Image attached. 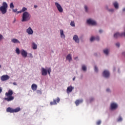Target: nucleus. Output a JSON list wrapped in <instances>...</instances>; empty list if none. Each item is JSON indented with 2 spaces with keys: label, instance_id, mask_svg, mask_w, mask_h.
Returning <instances> with one entry per match:
<instances>
[{
  "label": "nucleus",
  "instance_id": "nucleus-1",
  "mask_svg": "<svg viewBox=\"0 0 125 125\" xmlns=\"http://www.w3.org/2000/svg\"><path fill=\"white\" fill-rule=\"evenodd\" d=\"M12 94H13V91L11 89H9L8 92L5 93L6 98H4V100L7 101V102H10V101L14 100V97L12 96Z\"/></svg>",
  "mask_w": 125,
  "mask_h": 125
},
{
  "label": "nucleus",
  "instance_id": "nucleus-2",
  "mask_svg": "<svg viewBox=\"0 0 125 125\" xmlns=\"http://www.w3.org/2000/svg\"><path fill=\"white\" fill-rule=\"evenodd\" d=\"M31 19V15L28 12H24L22 14L21 22H27Z\"/></svg>",
  "mask_w": 125,
  "mask_h": 125
},
{
  "label": "nucleus",
  "instance_id": "nucleus-3",
  "mask_svg": "<svg viewBox=\"0 0 125 125\" xmlns=\"http://www.w3.org/2000/svg\"><path fill=\"white\" fill-rule=\"evenodd\" d=\"M7 7H8L7 3L6 2H3L2 6L0 7V11L2 14H5L7 12Z\"/></svg>",
  "mask_w": 125,
  "mask_h": 125
},
{
  "label": "nucleus",
  "instance_id": "nucleus-4",
  "mask_svg": "<svg viewBox=\"0 0 125 125\" xmlns=\"http://www.w3.org/2000/svg\"><path fill=\"white\" fill-rule=\"evenodd\" d=\"M41 73L42 76H46L47 73L48 75H50V73H51V68H49L47 70L46 69L42 67L41 68Z\"/></svg>",
  "mask_w": 125,
  "mask_h": 125
},
{
  "label": "nucleus",
  "instance_id": "nucleus-5",
  "mask_svg": "<svg viewBox=\"0 0 125 125\" xmlns=\"http://www.w3.org/2000/svg\"><path fill=\"white\" fill-rule=\"evenodd\" d=\"M86 23L91 26H96L97 25V22L91 18H89L86 20Z\"/></svg>",
  "mask_w": 125,
  "mask_h": 125
},
{
  "label": "nucleus",
  "instance_id": "nucleus-6",
  "mask_svg": "<svg viewBox=\"0 0 125 125\" xmlns=\"http://www.w3.org/2000/svg\"><path fill=\"white\" fill-rule=\"evenodd\" d=\"M55 4L59 12H63V8H62L60 4L55 2Z\"/></svg>",
  "mask_w": 125,
  "mask_h": 125
},
{
  "label": "nucleus",
  "instance_id": "nucleus-7",
  "mask_svg": "<svg viewBox=\"0 0 125 125\" xmlns=\"http://www.w3.org/2000/svg\"><path fill=\"white\" fill-rule=\"evenodd\" d=\"M118 108V104L116 103H111L110 104V109L116 110Z\"/></svg>",
  "mask_w": 125,
  "mask_h": 125
},
{
  "label": "nucleus",
  "instance_id": "nucleus-8",
  "mask_svg": "<svg viewBox=\"0 0 125 125\" xmlns=\"http://www.w3.org/2000/svg\"><path fill=\"white\" fill-rule=\"evenodd\" d=\"M59 102H60V99L58 97L56 99H54L53 102H51L50 104V105H57Z\"/></svg>",
  "mask_w": 125,
  "mask_h": 125
},
{
  "label": "nucleus",
  "instance_id": "nucleus-9",
  "mask_svg": "<svg viewBox=\"0 0 125 125\" xmlns=\"http://www.w3.org/2000/svg\"><path fill=\"white\" fill-rule=\"evenodd\" d=\"M103 76L104 78H108L110 76V72L108 70H104L103 73Z\"/></svg>",
  "mask_w": 125,
  "mask_h": 125
},
{
  "label": "nucleus",
  "instance_id": "nucleus-10",
  "mask_svg": "<svg viewBox=\"0 0 125 125\" xmlns=\"http://www.w3.org/2000/svg\"><path fill=\"white\" fill-rule=\"evenodd\" d=\"M10 78L9 76L7 75H3L0 77V80L2 82H5V81L9 80Z\"/></svg>",
  "mask_w": 125,
  "mask_h": 125
},
{
  "label": "nucleus",
  "instance_id": "nucleus-11",
  "mask_svg": "<svg viewBox=\"0 0 125 125\" xmlns=\"http://www.w3.org/2000/svg\"><path fill=\"white\" fill-rule=\"evenodd\" d=\"M103 52L105 55L108 56L109 55V53H110V48H105L103 50Z\"/></svg>",
  "mask_w": 125,
  "mask_h": 125
},
{
  "label": "nucleus",
  "instance_id": "nucleus-12",
  "mask_svg": "<svg viewBox=\"0 0 125 125\" xmlns=\"http://www.w3.org/2000/svg\"><path fill=\"white\" fill-rule=\"evenodd\" d=\"M21 54L23 57H24V58H26V57H27V55H28V53L24 50H21Z\"/></svg>",
  "mask_w": 125,
  "mask_h": 125
},
{
  "label": "nucleus",
  "instance_id": "nucleus-13",
  "mask_svg": "<svg viewBox=\"0 0 125 125\" xmlns=\"http://www.w3.org/2000/svg\"><path fill=\"white\" fill-rule=\"evenodd\" d=\"M26 32L28 35H33L34 31H33V29H32V28L31 27H29L27 30Z\"/></svg>",
  "mask_w": 125,
  "mask_h": 125
},
{
  "label": "nucleus",
  "instance_id": "nucleus-14",
  "mask_svg": "<svg viewBox=\"0 0 125 125\" xmlns=\"http://www.w3.org/2000/svg\"><path fill=\"white\" fill-rule=\"evenodd\" d=\"M66 60H68L69 63L71 62V61L72 60V55L71 54L67 55L66 57Z\"/></svg>",
  "mask_w": 125,
  "mask_h": 125
},
{
  "label": "nucleus",
  "instance_id": "nucleus-15",
  "mask_svg": "<svg viewBox=\"0 0 125 125\" xmlns=\"http://www.w3.org/2000/svg\"><path fill=\"white\" fill-rule=\"evenodd\" d=\"M73 89L74 88L72 86H69L67 87L66 89L67 93H70V92H72L73 91Z\"/></svg>",
  "mask_w": 125,
  "mask_h": 125
},
{
  "label": "nucleus",
  "instance_id": "nucleus-16",
  "mask_svg": "<svg viewBox=\"0 0 125 125\" xmlns=\"http://www.w3.org/2000/svg\"><path fill=\"white\" fill-rule=\"evenodd\" d=\"M31 88L32 90H33L34 91H36V90H37V88H38V85H37V84H36L33 83L31 85Z\"/></svg>",
  "mask_w": 125,
  "mask_h": 125
},
{
  "label": "nucleus",
  "instance_id": "nucleus-17",
  "mask_svg": "<svg viewBox=\"0 0 125 125\" xmlns=\"http://www.w3.org/2000/svg\"><path fill=\"white\" fill-rule=\"evenodd\" d=\"M6 112L8 113H14V109L9 107L6 109Z\"/></svg>",
  "mask_w": 125,
  "mask_h": 125
},
{
  "label": "nucleus",
  "instance_id": "nucleus-18",
  "mask_svg": "<svg viewBox=\"0 0 125 125\" xmlns=\"http://www.w3.org/2000/svg\"><path fill=\"white\" fill-rule=\"evenodd\" d=\"M61 38L65 39V35H64V31L62 29H60Z\"/></svg>",
  "mask_w": 125,
  "mask_h": 125
},
{
  "label": "nucleus",
  "instance_id": "nucleus-19",
  "mask_svg": "<svg viewBox=\"0 0 125 125\" xmlns=\"http://www.w3.org/2000/svg\"><path fill=\"white\" fill-rule=\"evenodd\" d=\"M12 42L13 43H20V42L17 39H13L11 40Z\"/></svg>",
  "mask_w": 125,
  "mask_h": 125
},
{
  "label": "nucleus",
  "instance_id": "nucleus-20",
  "mask_svg": "<svg viewBox=\"0 0 125 125\" xmlns=\"http://www.w3.org/2000/svg\"><path fill=\"white\" fill-rule=\"evenodd\" d=\"M73 40L75 41V42H79V37L77 35H74L73 37Z\"/></svg>",
  "mask_w": 125,
  "mask_h": 125
},
{
  "label": "nucleus",
  "instance_id": "nucleus-21",
  "mask_svg": "<svg viewBox=\"0 0 125 125\" xmlns=\"http://www.w3.org/2000/svg\"><path fill=\"white\" fill-rule=\"evenodd\" d=\"M82 70L83 71V72H86V70H87V68H86V66H85V65L84 64H83L82 65Z\"/></svg>",
  "mask_w": 125,
  "mask_h": 125
},
{
  "label": "nucleus",
  "instance_id": "nucleus-22",
  "mask_svg": "<svg viewBox=\"0 0 125 125\" xmlns=\"http://www.w3.org/2000/svg\"><path fill=\"white\" fill-rule=\"evenodd\" d=\"M32 48L33 49H37L38 48V45L35 42L32 43Z\"/></svg>",
  "mask_w": 125,
  "mask_h": 125
},
{
  "label": "nucleus",
  "instance_id": "nucleus-23",
  "mask_svg": "<svg viewBox=\"0 0 125 125\" xmlns=\"http://www.w3.org/2000/svg\"><path fill=\"white\" fill-rule=\"evenodd\" d=\"M113 5L116 9H118L119 8V3H118L117 2H114Z\"/></svg>",
  "mask_w": 125,
  "mask_h": 125
},
{
  "label": "nucleus",
  "instance_id": "nucleus-24",
  "mask_svg": "<svg viewBox=\"0 0 125 125\" xmlns=\"http://www.w3.org/2000/svg\"><path fill=\"white\" fill-rule=\"evenodd\" d=\"M21 110L20 107H17L15 109H14V113H17V112H19Z\"/></svg>",
  "mask_w": 125,
  "mask_h": 125
},
{
  "label": "nucleus",
  "instance_id": "nucleus-25",
  "mask_svg": "<svg viewBox=\"0 0 125 125\" xmlns=\"http://www.w3.org/2000/svg\"><path fill=\"white\" fill-rule=\"evenodd\" d=\"M107 11L108 12H110V13H114L115 12V9H107Z\"/></svg>",
  "mask_w": 125,
  "mask_h": 125
},
{
  "label": "nucleus",
  "instance_id": "nucleus-26",
  "mask_svg": "<svg viewBox=\"0 0 125 125\" xmlns=\"http://www.w3.org/2000/svg\"><path fill=\"white\" fill-rule=\"evenodd\" d=\"M94 41H95V37H94V36L91 37L90 39V42H94Z\"/></svg>",
  "mask_w": 125,
  "mask_h": 125
},
{
  "label": "nucleus",
  "instance_id": "nucleus-27",
  "mask_svg": "<svg viewBox=\"0 0 125 125\" xmlns=\"http://www.w3.org/2000/svg\"><path fill=\"white\" fill-rule=\"evenodd\" d=\"M16 53L19 55L20 54V50H19V48H17L16 49Z\"/></svg>",
  "mask_w": 125,
  "mask_h": 125
},
{
  "label": "nucleus",
  "instance_id": "nucleus-28",
  "mask_svg": "<svg viewBox=\"0 0 125 125\" xmlns=\"http://www.w3.org/2000/svg\"><path fill=\"white\" fill-rule=\"evenodd\" d=\"M84 8L86 12H88V7H87V6L85 5L84 6Z\"/></svg>",
  "mask_w": 125,
  "mask_h": 125
},
{
  "label": "nucleus",
  "instance_id": "nucleus-29",
  "mask_svg": "<svg viewBox=\"0 0 125 125\" xmlns=\"http://www.w3.org/2000/svg\"><path fill=\"white\" fill-rule=\"evenodd\" d=\"M10 8H11L12 9H13V8H14V5L13 4V2H11L10 4Z\"/></svg>",
  "mask_w": 125,
  "mask_h": 125
},
{
  "label": "nucleus",
  "instance_id": "nucleus-30",
  "mask_svg": "<svg viewBox=\"0 0 125 125\" xmlns=\"http://www.w3.org/2000/svg\"><path fill=\"white\" fill-rule=\"evenodd\" d=\"M94 71L96 73H98V67L97 66H94Z\"/></svg>",
  "mask_w": 125,
  "mask_h": 125
},
{
  "label": "nucleus",
  "instance_id": "nucleus-31",
  "mask_svg": "<svg viewBox=\"0 0 125 125\" xmlns=\"http://www.w3.org/2000/svg\"><path fill=\"white\" fill-rule=\"evenodd\" d=\"M100 40V38L99 37V36H96V37H95V40L97 41V42H99Z\"/></svg>",
  "mask_w": 125,
  "mask_h": 125
},
{
  "label": "nucleus",
  "instance_id": "nucleus-32",
  "mask_svg": "<svg viewBox=\"0 0 125 125\" xmlns=\"http://www.w3.org/2000/svg\"><path fill=\"white\" fill-rule=\"evenodd\" d=\"M70 25L72 26V27H75V22L74 21H72L70 23Z\"/></svg>",
  "mask_w": 125,
  "mask_h": 125
},
{
  "label": "nucleus",
  "instance_id": "nucleus-33",
  "mask_svg": "<svg viewBox=\"0 0 125 125\" xmlns=\"http://www.w3.org/2000/svg\"><path fill=\"white\" fill-rule=\"evenodd\" d=\"M118 122H122L123 121V118L122 117L120 116L119 118L117 120Z\"/></svg>",
  "mask_w": 125,
  "mask_h": 125
},
{
  "label": "nucleus",
  "instance_id": "nucleus-34",
  "mask_svg": "<svg viewBox=\"0 0 125 125\" xmlns=\"http://www.w3.org/2000/svg\"><path fill=\"white\" fill-rule=\"evenodd\" d=\"M27 10V8L26 7H23L22 10H21V12H24Z\"/></svg>",
  "mask_w": 125,
  "mask_h": 125
},
{
  "label": "nucleus",
  "instance_id": "nucleus-35",
  "mask_svg": "<svg viewBox=\"0 0 125 125\" xmlns=\"http://www.w3.org/2000/svg\"><path fill=\"white\" fill-rule=\"evenodd\" d=\"M115 45L117 46V47H120L121 44H120V42H117L115 43Z\"/></svg>",
  "mask_w": 125,
  "mask_h": 125
},
{
  "label": "nucleus",
  "instance_id": "nucleus-36",
  "mask_svg": "<svg viewBox=\"0 0 125 125\" xmlns=\"http://www.w3.org/2000/svg\"><path fill=\"white\" fill-rule=\"evenodd\" d=\"M83 99H80L79 100V104H81V103H83Z\"/></svg>",
  "mask_w": 125,
  "mask_h": 125
},
{
  "label": "nucleus",
  "instance_id": "nucleus-37",
  "mask_svg": "<svg viewBox=\"0 0 125 125\" xmlns=\"http://www.w3.org/2000/svg\"><path fill=\"white\" fill-rule=\"evenodd\" d=\"M75 104L76 106H79V100H77L76 101Z\"/></svg>",
  "mask_w": 125,
  "mask_h": 125
},
{
  "label": "nucleus",
  "instance_id": "nucleus-38",
  "mask_svg": "<svg viewBox=\"0 0 125 125\" xmlns=\"http://www.w3.org/2000/svg\"><path fill=\"white\" fill-rule=\"evenodd\" d=\"M1 40H3V36L1 34H0V42Z\"/></svg>",
  "mask_w": 125,
  "mask_h": 125
},
{
  "label": "nucleus",
  "instance_id": "nucleus-39",
  "mask_svg": "<svg viewBox=\"0 0 125 125\" xmlns=\"http://www.w3.org/2000/svg\"><path fill=\"white\" fill-rule=\"evenodd\" d=\"M101 121H100V120H99V121H98L97 122V125H101Z\"/></svg>",
  "mask_w": 125,
  "mask_h": 125
},
{
  "label": "nucleus",
  "instance_id": "nucleus-40",
  "mask_svg": "<svg viewBox=\"0 0 125 125\" xmlns=\"http://www.w3.org/2000/svg\"><path fill=\"white\" fill-rule=\"evenodd\" d=\"M93 100H94V98H91L90 99V102H92V101H93Z\"/></svg>",
  "mask_w": 125,
  "mask_h": 125
},
{
  "label": "nucleus",
  "instance_id": "nucleus-41",
  "mask_svg": "<svg viewBox=\"0 0 125 125\" xmlns=\"http://www.w3.org/2000/svg\"><path fill=\"white\" fill-rule=\"evenodd\" d=\"M99 32L100 34H102V33H103V30L102 29H100Z\"/></svg>",
  "mask_w": 125,
  "mask_h": 125
},
{
  "label": "nucleus",
  "instance_id": "nucleus-42",
  "mask_svg": "<svg viewBox=\"0 0 125 125\" xmlns=\"http://www.w3.org/2000/svg\"><path fill=\"white\" fill-rule=\"evenodd\" d=\"M13 12H17V9H13Z\"/></svg>",
  "mask_w": 125,
  "mask_h": 125
},
{
  "label": "nucleus",
  "instance_id": "nucleus-43",
  "mask_svg": "<svg viewBox=\"0 0 125 125\" xmlns=\"http://www.w3.org/2000/svg\"><path fill=\"white\" fill-rule=\"evenodd\" d=\"M107 92H111V90H110L109 88L106 89Z\"/></svg>",
  "mask_w": 125,
  "mask_h": 125
},
{
  "label": "nucleus",
  "instance_id": "nucleus-44",
  "mask_svg": "<svg viewBox=\"0 0 125 125\" xmlns=\"http://www.w3.org/2000/svg\"><path fill=\"white\" fill-rule=\"evenodd\" d=\"M13 84H14V85H17V83H16V82H14L13 83Z\"/></svg>",
  "mask_w": 125,
  "mask_h": 125
},
{
  "label": "nucleus",
  "instance_id": "nucleus-45",
  "mask_svg": "<svg viewBox=\"0 0 125 125\" xmlns=\"http://www.w3.org/2000/svg\"><path fill=\"white\" fill-rule=\"evenodd\" d=\"M21 12H22L21 11H18V12H17V14H18L19 13H21Z\"/></svg>",
  "mask_w": 125,
  "mask_h": 125
},
{
  "label": "nucleus",
  "instance_id": "nucleus-46",
  "mask_svg": "<svg viewBox=\"0 0 125 125\" xmlns=\"http://www.w3.org/2000/svg\"><path fill=\"white\" fill-rule=\"evenodd\" d=\"M1 91H2V89L0 87V93H1Z\"/></svg>",
  "mask_w": 125,
  "mask_h": 125
},
{
  "label": "nucleus",
  "instance_id": "nucleus-47",
  "mask_svg": "<svg viewBox=\"0 0 125 125\" xmlns=\"http://www.w3.org/2000/svg\"><path fill=\"white\" fill-rule=\"evenodd\" d=\"M94 55H95V56H97V53H94Z\"/></svg>",
  "mask_w": 125,
  "mask_h": 125
},
{
  "label": "nucleus",
  "instance_id": "nucleus-48",
  "mask_svg": "<svg viewBox=\"0 0 125 125\" xmlns=\"http://www.w3.org/2000/svg\"><path fill=\"white\" fill-rule=\"evenodd\" d=\"M123 11H124V12L125 11V8H124L123 9Z\"/></svg>",
  "mask_w": 125,
  "mask_h": 125
},
{
  "label": "nucleus",
  "instance_id": "nucleus-49",
  "mask_svg": "<svg viewBox=\"0 0 125 125\" xmlns=\"http://www.w3.org/2000/svg\"><path fill=\"white\" fill-rule=\"evenodd\" d=\"M37 7H38V6H37V5H34L35 8H37Z\"/></svg>",
  "mask_w": 125,
  "mask_h": 125
},
{
  "label": "nucleus",
  "instance_id": "nucleus-50",
  "mask_svg": "<svg viewBox=\"0 0 125 125\" xmlns=\"http://www.w3.org/2000/svg\"><path fill=\"white\" fill-rule=\"evenodd\" d=\"M76 79V78L75 77H74L73 78V81H75V79Z\"/></svg>",
  "mask_w": 125,
  "mask_h": 125
},
{
  "label": "nucleus",
  "instance_id": "nucleus-51",
  "mask_svg": "<svg viewBox=\"0 0 125 125\" xmlns=\"http://www.w3.org/2000/svg\"><path fill=\"white\" fill-rule=\"evenodd\" d=\"M74 59L76 60V59H78V57H76V58H74Z\"/></svg>",
  "mask_w": 125,
  "mask_h": 125
},
{
  "label": "nucleus",
  "instance_id": "nucleus-52",
  "mask_svg": "<svg viewBox=\"0 0 125 125\" xmlns=\"http://www.w3.org/2000/svg\"><path fill=\"white\" fill-rule=\"evenodd\" d=\"M30 54V57H32V54Z\"/></svg>",
  "mask_w": 125,
  "mask_h": 125
},
{
  "label": "nucleus",
  "instance_id": "nucleus-53",
  "mask_svg": "<svg viewBox=\"0 0 125 125\" xmlns=\"http://www.w3.org/2000/svg\"><path fill=\"white\" fill-rule=\"evenodd\" d=\"M38 91H39V92H41V91H40V90H38Z\"/></svg>",
  "mask_w": 125,
  "mask_h": 125
}]
</instances>
